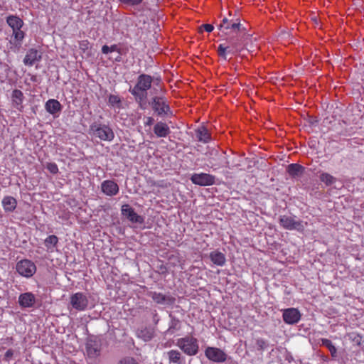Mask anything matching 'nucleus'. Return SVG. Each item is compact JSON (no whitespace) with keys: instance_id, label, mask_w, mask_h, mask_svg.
<instances>
[{"instance_id":"1","label":"nucleus","mask_w":364,"mask_h":364,"mask_svg":"<svg viewBox=\"0 0 364 364\" xmlns=\"http://www.w3.org/2000/svg\"><path fill=\"white\" fill-rule=\"evenodd\" d=\"M250 36L247 33L230 35L224 43L218 46V55L226 60L228 54L238 55L243 49L247 48L246 41Z\"/></svg>"},{"instance_id":"2","label":"nucleus","mask_w":364,"mask_h":364,"mask_svg":"<svg viewBox=\"0 0 364 364\" xmlns=\"http://www.w3.org/2000/svg\"><path fill=\"white\" fill-rule=\"evenodd\" d=\"M219 30L223 31L224 30H231L232 34L236 33H246V28L240 23L239 18H235L230 12L229 17H224L222 23L218 26Z\"/></svg>"},{"instance_id":"3","label":"nucleus","mask_w":364,"mask_h":364,"mask_svg":"<svg viewBox=\"0 0 364 364\" xmlns=\"http://www.w3.org/2000/svg\"><path fill=\"white\" fill-rule=\"evenodd\" d=\"M149 104L154 112L159 117L173 115L170 106L164 97L155 96Z\"/></svg>"},{"instance_id":"4","label":"nucleus","mask_w":364,"mask_h":364,"mask_svg":"<svg viewBox=\"0 0 364 364\" xmlns=\"http://www.w3.org/2000/svg\"><path fill=\"white\" fill-rule=\"evenodd\" d=\"M177 346L188 355H196L199 349L198 340L193 336L179 338L177 341Z\"/></svg>"},{"instance_id":"5","label":"nucleus","mask_w":364,"mask_h":364,"mask_svg":"<svg viewBox=\"0 0 364 364\" xmlns=\"http://www.w3.org/2000/svg\"><path fill=\"white\" fill-rule=\"evenodd\" d=\"M94 136L103 141H111L114 137L112 129L107 125L94 123L90 127Z\"/></svg>"},{"instance_id":"6","label":"nucleus","mask_w":364,"mask_h":364,"mask_svg":"<svg viewBox=\"0 0 364 364\" xmlns=\"http://www.w3.org/2000/svg\"><path fill=\"white\" fill-rule=\"evenodd\" d=\"M294 218L289 215H281L279 219V225L286 230L303 232L305 228L303 222L296 220Z\"/></svg>"},{"instance_id":"7","label":"nucleus","mask_w":364,"mask_h":364,"mask_svg":"<svg viewBox=\"0 0 364 364\" xmlns=\"http://www.w3.org/2000/svg\"><path fill=\"white\" fill-rule=\"evenodd\" d=\"M17 272L24 277H31L36 272V266L29 259H22L16 264Z\"/></svg>"},{"instance_id":"8","label":"nucleus","mask_w":364,"mask_h":364,"mask_svg":"<svg viewBox=\"0 0 364 364\" xmlns=\"http://www.w3.org/2000/svg\"><path fill=\"white\" fill-rule=\"evenodd\" d=\"M191 181L193 184L200 186H208L215 184V176L206 173H196L191 176Z\"/></svg>"},{"instance_id":"9","label":"nucleus","mask_w":364,"mask_h":364,"mask_svg":"<svg viewBox=\"0 0 364 364\" xmlns=\"http://www.w3.org/2000/svg\"><path fill=\"white\" fill-rule=\"evenodd\" d=\"M70 304L75 309L82 311H85L88 306V299L82 292H77L70 296Z\"/></svg>"},{"instance_id":"10","label":"nucleus","mask_w":364,"mask_h":364,"mask_svg":"<svg viewBox=\"0 0 364 364\" xmlns=\"http://www.w3.org/2000/svg\"><path fill=\"white\" fill-rule=\"evenodd\" d=\"M122 215L130 222L134 223L143 224L144 219L138 215L129 204H124L121 208Z\"/></svg>"},{"instance_id":"11","label":"nucleus","mask_w":364,"mask_h":364,"mask_svg":"<svg viewBox=\"0 0 364 364\" xmlns=\"http://www.w3.org/2000/svg\"><path fill=\"white\" fill-rule=\"evenodd\" d=\"M205 356L213 362L222 363L227 359L226 353L220 348L215 347H208L205 351Z\"/></svg>"},{"instance_id":"12","label":"nucleus","mask_w":364,"mask_h":364,"mask_svg":"<svg viewBox=\"0 0 364 364\" xmlns=\"http://www.w3.org/2000/svg\"><path fill=\"white\" fill-rule=\"evenodd\" d=\"M301 314L297 309L289 308L283 311L282 318L284 321L289 325L297 323L301 319Z\"/></svg>"},{"instance_id":"13","label":"nucleus","mask_w":364,"mask_h":364,"mask_svg":"<svg viewBox=\"0 0 364 364\" xmlns=\"http://www.w3.org/2000/svg\"><path fill=\"white\" fill-rule=\"evenodd\" d=\"M85 348L87 355L90 358H95L100 354L101 344L95 338H89L87 340Z\"/></svg>"},{"instance_id":"14","label":"nucleus","mask_w":364,"mask_h":364,"mask_svg":"<svg viewBox=\"0 0 364 364\" xmlns=\"http://www.w3.org/2000/svg\"><path fill=\"white\" fill-rule=\"evenodd\" d=\"M42 58L41 53L35 48L29 49L23 59V63L28 66H32L35 63L39 62Z\"/></svg>"},{"instance_id":"15","label":"nucleus","mask_w":364,"mask_h":364,"mask_svg":"<svg viewBox=\"0 0 364 364\" xmlns=\"http://www.w3.org/2000/svg\"><path fill=\"white\" fill-rule=\"evenodd\" d=\"M24 32L21 30H14L12 38L10 41V44L11 45L10 49L13 51L16 52L18 50L21 46L23 39L24 38Z\"/></svg>"},{"instance_id":"16","label":"nucleus","mask_w":364,"mask_h":364,"mask_svg":"<svg viewBox=\"0 0 364 364\" xmlns=\"http://www.w3.org/2000/svg\"><path fill=\"white\" fill-rule=\"evenodd\" d=\"M36 303V297L31 292L21 294L18 296V304L22 308H31Z\"/></svg>"},{"instance_id":"17","label":"nucleus","mask_w":364,"mask_h":364,"mask_svg":"<svg viewBox=\"0 0 364 364\" xmlns=\"http://www.w3.org/2000/svg\"><path fill=\"white\" fill-rule=\"evenodd\" d=\"M101 188L102 192L109 196H113L118 193L119 186L113 181L107 180L102 183Z\"/></svg>"},{"instance_id":"18","label":"nucleus","mask_w":364,"mask_h":364,"mask_svg":"<svg viewBox=\"0 0 364 364\" xmlns=\"http://www.w3.org/2000/svg\"><path fill=\"white\" fill-rule=\"evenodd\" d=\"M153 131L155 135L159 138H165L171 133V130L168 124L161 121L158 122L154 124Z\"/></svg>"},{"instance_id":"19","label":"nucleus","mask_w":364,"mask_h":364,"mask_svg":"<svg viewBox=\"0 0 364 364\" xmlns=\"http://www.w3.org/2000/svg\"><path fill=\"white\" fill-rule=\"evenodd\" d=\"M153 77L146 74H141L137 77L136 85L137 88L141 89L142 91H147L151 87Z\"/></svg>"},{"instance_id":"20","label":"nucleus","mask_w":364,"mask_h":364,"mask_svg":"<svg viewBox=\"0 0 364 364\" xmlns=\"http://www.w3.org/2000/svg\"><path fill=\"white\" fill-rule=\"evenodd\" d=\"M24 99L23 93L20 90L15 89L13 90L11 94V101L14 107L17 109L19 111H22L23 109V101Z\"/></svg>"},{"instance_id":"21","label":"nucleus","mask_w":364,"mask_h":364,"mask_svg":"<svg viewBox=\"0 0 364 364\" xmlns=\"http://www.w3.org/2000/svg\"><path fill=\"white\" fill-rule=\"evenodd\" d=\"M45 108L48 113L55 116L61 111L62 105L57 100L50 99L46 102Z\"/></svg>"},{"instance_id":"22","label":"nucleus","mask_w":364,"mask_h":364,"mask_svg":"<svg viewBox=\"0 0 364 364\" xmlns=\"http://www.w3.org/2000/svg\"><path fill=\"white\" fill-rule=\"evenodd\" d=\"M149 296L156 303L159 304H172L174 301L173 298L156 291L150 292Z\"/></svg>"},{"instance_id":"23","label":"nucleus","mask_w":364,"mask_h":364,"mask_svg":"<svg viewBox=\"0 0 364 364\" xmlns=\"http://www.w3.org/2000/svg\"><path fill=\"white\" fill-rule=\"evenodd\" d=\"M167 357L169 363L175 364H186L185 358L182 356L178 350H171L167 352Z\"/></svg>"},{"instance_id":"24","label":"nucleus","mask_w":364,"mask_h":364,"mask_svg":"<svg viewBox=\"0 0 364 364\" xmlns=\"http://www.w3.org/2000/svg\"><path fill=\"white\" fill-rule=\"evenodd\" d=\"M210 259L212 262L218 266H223L226 262V258L223 253L215 250L210 253Z\"/></svg>"},{"instance_id":"25","label":"nucleus","mask_w":364,"mask_h":364,"mask_svg":"<svg viewBox=\"0 0 364 364\" xmlns=\"http://www.w3.org/2000/svg\"><path fill=\"white\" fill-rule=\"evenodd\" d=\"M6 23L12 30H19L23 25V21L18 16L10 15L6 18Z\"/></svg>"},{"instance_id":"26","label":"nucleus","mask_w":364,"mask_h":364,"mask_svg":"<svg viewBox=\"0 0 364 364\" xmlns=\"http://www.w3.org/2000/svg\"><path fill=\"white\" fill-rule=\"evenodd\" d=\"M169 317L171 318V321L169 323V327L166 330V333L168 335H172L181 329V324L180 320L173 316L172 314H170Z\"/></svg>"},{"instance_id":"27","label":"nucleus","mask_w":364,"mask_h":364,"mask_svg":"<svg viewBox=\"0 0 364 364\" xmlns=\"http://www.w3.org/2000/svg\"><path fill=\"white\" fill-rule=\"evenodd\" d=\"M17 201L12 196H6L2 200V205L6 212H12L16 208Z\"/></svg>"},{"instance_id":"28","label":"nucleus","mask_w":364,"mask_h":364,"mask_svg":"<svg viewBox=\"0 0 364 364\" xmlns=\"http://www.w3.org/2000/svg\"><path fill=\"white\" fill-rule=\"evenodd\" d=\"M287 172L291 177L301 176L304 171V167L298 164H291L287 166Z\"/></svg>"},{"instance_id":"29","label":"nucleus","mask_w":364,"mask_h":364,"mask_svg":"<svg viewBox=\"0 0 364 364\" xmlns=\"http://www.w3.org/2000/svg\"><path fill=\"white\" fill-rule=\"evenodd\" d=\"M196 133L199 141L208 143L210 140V135L205 127H201L196 129Z\"/></svg>"},{"instance_id":"30","label":"nucleus","mask_w":364,"mask_h":364,"mask_svg":"<svg viewBox=\"0 0 364 364\" xmlns=\"http://www.w3.org/2000/svg\"><path fill=\"white\" fill-rule=\"evenodd\" d=\"M58 242V238L57 236L52 235H49L44 242L45 246L48 250L53 251V248L56 246Z\"/></svg>"},{"instance_id":"31","label":"nucleus","mask_w":364,"mask_h":364,"mask_svg":"<svg viewBox=\"0 0 364 364\" xmlns=\"http://www.w3.org/2000/svg\"><path fill=\"white\" fill-rule=\"evenodd\" d=\"M320 179L322 182L325 183L326 185H331L336 181V178L332 176L331 175L327 173H323L320 176Z\"/></svg>"},{"instance_id":"32","label":"nucleus","mask_w":364,"mask_h":364,"mask_svg":"<svg viewBox=\"0 0 364 364\" xmlns=\"http://www.w3.org/2000/svg\"><path fill=\"white\" fill-rule=\"evenodd\" d=\"M331 117L333 119L335 124H338V125L341 124V109L337 105L332 112Z\"/></svg>"},{"instance_id":"33","label":"nucleus","mask_w":364,"mask_h":364,"mask_svg":"<svg viewBox=\"0 0 364 364\" xmlns=\"http://www.w3.org/2000/svg\"><path fill=\"white\" fill-rule=\"evenodd\" d=\"M322 343L325 346H326L329 349L332 356H335V354L336 353V349L335 346L332 344L331 341L328 339H323Z\"/></svg>"},{"instance_id":"34","label":"nucleus","mask_w":364,"mask_h":364,"mask_svg":"<svg viewBox=\"0 0 364 364\" xmlns=\"http://www.w3.org/2000/svg\"><path fill=\"white\" fill-rule=\"evenodd\" d=\"M108 102L112 106H114L116 105H119L121 103V100L117 95H110L109 96Z\"/></svg>"},{"instance_id":"35","label":"nucleus","mask_w":364,"mask_h":364,"mask_svg":"<svg viewBox=\"0 0 364 364\" xmlns=\"http://www.w3.org/2000/svg\"><path fill=\"white\" fill-rule=\"evenodd\" d=\"M256 345H257V350H264L267 346V341H264V339L262 338H258L257 339L256 341Z\"/></svg>"},{"instance_id":"36","label":"nucleus","mask_w":364,"mask_h":364,"mask_svg":"<svg viewBox=\"0 0 364 364\" xmlns=\"http://www.w3.org/2000/svg\"><path fill=\"white\" fill-rule=\"evenodd\" d=\"M121 4L129 6H137L140 4L143 0H118Z\"/></svg>"},{"instance_id":"37","label":"nucleus","mask_w":364,"mask_h":364,"mask_svg":"<svg viewBox=\"0 0 364 364\" xmlns=\"http://www.w3.org/2000/svg\"><path fill=\"white\" fill-rule=\"evenodd\" d=\"M46 168L51 173H53V174H55L58 172V167L57 166L56 164L55 163H48L46 164Z\"/></svg>"},{"instance_id":"38","label":"nucleus","mask_w":364,"mask_h":364,"mask_svg":"<svg viewBox=\"0 0 364 364\" xmlns=\"http://www.w3.org/2000/svg\"><path fill=\"white\" fill-rule=\"evenodd\" d=\"M118 364H139L135 359L132 357H126L120 360Z\"/></svg>"},{"instance_id":"39","label":"nucleus","mask_w":364,"mask_h":364,"mask_svg":"<svg viewBox=\"0 0 364 364\" xmlns=\"http://www.w3.org/2000/svg\"><path fill=\"white\" fill-rule=\"evenodd\" d=\"M110 47V52H117L119 55H122L124 53V51L123 49L119 47L118 45L114 44L112 45Z\"/></svg>"},{"instance_id":"40","label":"nucleus","mask_w":364,"mask_h":364,"mask_svg":"<svg viewBox=\"0 0 364 364\" xmlns=\"http://www.w3.org/2000/svg\"><path fill=\"white\" fill-rule=\"evenodd\" d=\"M220 157H222L223 159H224V161H222L220 163L218 164V166H225V167H228L229 166V161H228L226 156H225V153L223 152L222 154L220 155Z\"/></svg>"},{"instance_id":"41","label":"nucleus","mask_w":364,"mask_h":364,"mask_svg":"<svg viewBox=\"0 0 364 364\" xmlns=\"http://www.w3.org/2000/svg\"><path fill=\"white\" fill-rule=\"evenodd\" d=\"M142 90L139 88H137V85H135V86L132 88V89H129V92H131V94L134 96L135 97H136V95H139V94L140 93V92H141Z\"/></svg>"},{"instance_id":"42","label":"nucleus","mask_w":364,"mask_h":364,"mask_svg":"<svg viewBox=\"0 0 364 364\" xmlns=\"http://www.w3.org/2000/svg\"><path fill=\"white\" fill-rule=\"evenodd\" d=\"M146 97V91H141L139 94V95H136L135 97L136 100L143 101Z\"/></svg>"},{"instance_id":"43","label":"nucleus","mask_w":364,"mask_h":364,"mask_svg":"<svg viewBox=\"0 0 364 364\" xmlns=\"http://www.w3.org/2000/svg\"><path fill=\"white\" fill-rule=\"evenodd\" d=\"M154 119L151 117H146V121L144 122L145 126H151L154 124Z\"/></svg>"},{"instance_id":"44","label":"nucleus","mask_w":364,"mask_h":364,"mask_svg":"<svg viewBox=\"0 0 364 364\" xmlns=\"http://www.w3.org/2000/svg\"><path fill=\"white\" fill-rule=\"evenodd\" d=\"M200 28H203L207 32H211L214 29L213 26L211 24H203Z\"/></svg>"},{"instance_id":"45","label":"nucleus","mask_w":364,"mask_h":364,"mask_svg":"<svg viewBox=\"0 0 364 364\" xmlns=\"http://www.w3.org/2000/svg\"><path fill=\"white\" fill-rule=\"evenodd\" d=\"M14 355V351L13 350L11 349H9L6 353H5V355H4V358L6 360H9V358H11Z\"/></svg>"},{"instance_id":"46","label":"nucleus","mask_w":364,"mask_h":364,"mask_svg":"<svg viewBox=\"0 0 364 364\" xmlns=\"http://www.w3.org/2000/svg\"><path fill=\"white\" fill-rule=\"evenodd\" d=\"M102 53L104 54H107L110 52V47L107 46V45H104L102 47Z\"/></svg>"},{"instance_id":"47","label":"nucleus","mask_w":364,"mask_h":364,"mask_svg":"<svg viewBox=\"0 0 364 364\" xmlns=\"http://www.w3.org/2000/svg\"><path fill=\"white\" fill-rule=\"evenodd\" d=\"M210 155V156H216L218 155H219V151L216 149H212L210 152H209Z\"/></svg>"},{"instance_id":"48","label":"nucleus","mask_w":364,"mask_h":364,"mask_svg":"<svg viewBox=\"0 0 364 364\" xmlns=\"http://www.w3.org/2000/svg\"><path fill=\"white\" fill-rule=\"evenodd\" d=\"M166 270H167V269H166V267H164V266H163V265L160 266V271H161V273H165V272H166Z\"/></svg>"},{"instance_id":"49","label":"nucleus","mask_w":364,"mask_h":364,"mask_svg":"<svg viewBox=\"0 0 364 364\" xmlns=\"http://www.w3.org/2000/svg\"><path fill=\"white\" fill-rule=\"evenodd\" d=\"M144 336L145 337L144 338V340L146 341V340H149L151 338V335L150 333H149V335L146 336V334H144Z\"/></svg>"},{"instance_id":"50","label":"nucleus","mask_w":364,"mask_h":364,"mask_svg":"<svg viewBox=\"0 0 364 364\" xmlns=\"http://www.w3.org/2000/svg\"><path fill=\"white\" fill-rule=\"evenodd\" d=\"M115 60H116V61H117V62H120V61H121V57H120V55H119V56H118V57H117V58L115 59Z\"/></svg>"},{"instance_id":"51","label":"nucleus","mask_w":364,"mask_h":364,"mask_svg":"<svg viewBox=\"0 0 364 364\" xmlns=\"http://www.w3.org/2000/svg\"><path fill=\"white\" fill-rule=\"evenodd\" d=\"M210 164H212L211 167H214L215 166H218V164H213L212 161H210Z\"/></svg>"},{"instance_id":"52","label":"nucleus","mask_w":364,"mask_h":364,"mask_svg":"<svg viewBox=\"0 0 364 364\" xmlns=\"http://www.w3.org/2000/svg\"><path fill=\"white\" fill-rule=\"evenodd\" d=\"M210 164H212L211 167H214L215 166H218V164H213L212 161H210Z\"/></svg>"},{"instance_id":"53","label":"nucleus","mask_w":364,"mask_h":364,"mask_svg":"<svg viewBox=\"0 0 364 364\" xmlns=\"http://www.w3.org/2000/svg\"><path fill=\"white\" fill-rule=\"evenodd\" d=\"M313 19L315 21L316 23H317V20H316V18H314Z\"/></svg>"},{"instance_id":"54","label":"nucleus","mask_w":364,"mask_h":364,"mask_svg":"<svg viewBox=\"0 0 364 364\" xmlns=\"http://www.w3.org/2000/svg\"><path fill=\"white\" fill-rule=\"evenodd\" d=\"M159 321V319H155L156 323Z\"/></svg>"},{"instance_id":"55","label":"nucleus","mask_w":364,"mask_h":364,"mask_svg":"<svg viewBox=\"0 0 364 364\" xmlns=\"http://www.w3.org/2000/svg\"><path fill=\"white\" fill-rule=\"evenodd\" d=\"M159 321V319H155L156 323Z\"/></svg>"}]
</instances>
